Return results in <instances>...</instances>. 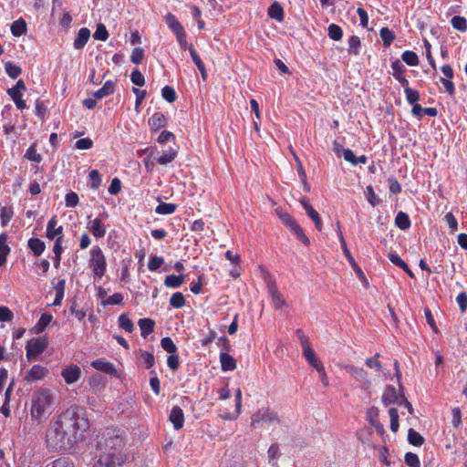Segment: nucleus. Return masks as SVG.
Masks as SVG:
<instances>
[{"label": "nucleus", "instance_id": "nucleus-1", "mask_svg": "<svg viewBox=\"0 0 467 467\" xmlns=\"http://www.w3.org/2000/svg\"><path fill=\"white\" fill-rule=\"evenodd\" d=\"M88 428L85 412L68 410L50 424L46 433L47 446L52 451L68 450L82 439Z\"/></svg>", "mask_w": 467, "mask_h": 467}, {"label": "nucleus", "instance_id": "nucleus-2", "mask_svg": "<svg viewBox=\"0 0 467 467\" xmlns=\"http://www.w3.org/2000/svg\"><path fill=\"white\" fill-rule=\"evenodd\" d=\"M126 432L122 428L109 426L99 431L96 435L97 458L93 467H114L123 464L127 460Z\"/></svg>", "mask_w": 467, "mask_h": 467}, {"label": "nucleus", "instance_id": "nucleus-3", "mask_svg": "<svg viewBox=\"0 0 467 467\" xmlns=\"http://www.w3.org/2000/svg\"><path fill=\"white\" fill-rule=\"evenodd\" d=\"M53 397L47 389H38L32 395L30 414L31 417L42 421L52 412Z\"/></svg>", "mask_w": 467, "mask_h": 467}, {"label": "nucleus", "instance_id": "nucleus-4", "mask_svg": "<svg viewBox=\"0 0 467 467\" xmlns=\"http://www.w3.org/2000/svg\"><path fill=\"white\" fill-rule=\"evenodd\" d=\"M88 266L98 279H101L107 272L106 256L99 245H94L89 252Z\"/></svg>", "mask_w": 467, "mask_h": 467}, {"label": "nucleus", "instance_id": "nucleus-5", "mask_svg": "<svg viewBox=\"0 0 467 467\" xmlns=\"http://www.w3.org/2000/svg\"><path fill=\"white\" fill-rule=\"evenodd\" d=\"M382 402L385 405L398 403L400 406H404L410 414L412 413L411 404L404 396H400L393 386L388 385L385 387L382 394Z\"/></svg>", "mask_w": 467, "mask_h": 467}, {"label": "nucleus", "instance_id": "nucleus-6", "mask_svg": "<svg viewBox=\"0 0 467 467\" xmlns=\"http://www.w3.org/2000/svg\"><path fill=\"white\" fill-rule=\"evenodd\" d=\"M278 422L277 414L268 408L259 409L251 417V425L257 428L260 423H275Z\"/></svg>", "mask_w": 467, "mask_h": 467}, {"label": "nucleus", "instance_id": "nucleus-7", "mask_svg": "<svg viewBox=\"0 0 467 467\" xmlns=\"http://www.w3.org/2000/svg\"><path fill=\"white\" fill-rule=\"evenodd\" d=\"M25 90L26 85L22 79H19L14 87L7 90L8 95L12 98L18 109H24L26 107V101L22 98V93Z\"/></svg>", "mask_w": 467, "mask_h": 467}, {"label": "nucleus", "instance_id": "nucleus-8", "mask_svg": "<svg viewBox=\"0 0 467 467\" xmlns=\"http://www.w3.org/2000/svg\"><path fill=\"white\" fill-rule=\"evenodd\" d=\"M87 229L95 238H103L107 233V224L103 223L101 217H96L93 220H89Z\"/></svg>", "mask_w": 467, "mask_h": 467}, {"label": "nucleus", "instance_id": "nucleus-9", "mask_svg": "<svg viewBox=\"0 0 467 467\" xmlns=\"http://www.w3.org/2000/svg\"><path fill=\"white\" fill-rule=\"evenodd\" d=\"M47 237L49 240L63 239V226H57L56 216H52L47 224Z\"/></svg>", "mask_w": 467, "mask_h": 467}, {"label": "nucleus", "instance_id": "nucleus-10", "mask_svg": "<svg viewBox=\"0 0 467 467\" xmlns=\"http://www.w3.org/2000/svg\"><path fill=\"white\" fill-rule=\"evenodd\" d=\"M90 365L96 370L106 373L108 375L114 376L117 374V369L114 364L103 358L93 360Z\"/></svg>", "mask_w": 467, "mask_h": 467}, {"label": "nucleus", "instance_id": "nucleus-11", "mask_svg": "<svg viewBox=\"0 0 467 467\" xmlns=\"http://www.w3.org/2000/svg\"><path fill=\"white\" fill-rule=\"evenodd\" d=\"M48 374V369L41 365H34L26 374L25 380L34 382L44 379Z\"/></svg>", "mask_w": 467, "mask_h": 467}, {"label": "nucleus", "instance_id": "nucleus-12", "mask_svg": "<svg viewBox=\"0 0 467 467\" xmlns=\"http://www.w3.org/2000/svg\"><path fill=\"white\" fill-rule=\"evenodd\" d=\"M296 335L299 338L300 345L303 350V355L306 360H309L316 357L314 350L311 348L309 338L305 335L302 329L296 330Z\"/></svg>", "mask_w": 467, "mask_h": 467}, {"label": "nucleus", "instance_id": "nucleus-13", "mask_svg": "<svg viewBox=\"0 0 467 467\" xmlns=\"http://www.w3.org/2000/svg\"><path fill=\"white\" fill-rule=\"evenodd\" d=\"M391 69L393 71V77L403 86H409V80L405 78L404 73L406 71L405 66L399 59H395L391 62Z\"/></svg>", "mask_w": 467, "mask_h": 467}, {"label": "nucleus", "instance_id": "nucleus-14", "mask_svg": "<svg viewBox=\"0 0 467 467\" xmlns=\"http://www.w3.org/2000/svg\"><path fill=\"white\" fill-rule=\"evenodd\" d=\"M268 292L272 297V301L276 309H281L285 306V301L283 295L278 291L275 283L269 281L267 284Z\"/></svg>", "mask_w": 467, "mask_h": 467}, {"label": "nucleus", "instance_id": "nucleus-15", "mask_svg": "<svg viewBox=\"0 0 467 467\" xmlns=\"http://www.w3.org/2000/svg\"><path fill=\"white\" fill-rule=\"evenodd\" d=\"M80 368L77 365L66 367L61 372V376L68 385L77 382L80 378Z\"/></svg>", "mask_w": 467, "mask_h": 467}, {"label": "nucleus", "instance_id": "nucleus-16", "mask_svg": "<svg viewBox=\"0 0 467 467\" xmlns=\"http://www.w3.org/2000/svg\"><path fill=\"white\" fill-rule=\"evenodd\" d=\"M169 420L172 423L173 428L175 430H180L183 427L184 424V414L181 407L173 406L170 415Z\"/></svg>", "mask_w": 467, "mask_h": 467}, {"label": "nucleus", "instance_id": "nucleus-17", "mask_svg": "<svg viewBox=\"0 0 467 467\" xmlns=\"http://www.w3.org/2000/svg\"><path fill=\"white\" fill-rule=\"evenodd\" d=\"M46 344L40 339L30 340L26 345V356L30 358L32 356H37L45 350Z\"/></svg>", "mask_w": 467, "mask_h": 467}, {"label": "nucleus", "instance_id": "nucleus-18", "mask_svg": "<svg viewBox=\"0 0 467 467\" xmlns=\"http://www.w3.org/2000/svg\"><path fill=\"white\" fill-rule=\"evenodd\" d=\"M148 123L152 130L158 131L167 125V119L163 113L156 112L149 119Z\"/></svg>", "mask_w": 467, "mask_h": 467}, {"label": "nucleus", "instance_id": "nucleus-19", "mask_svg": "<svg viewBox=\"0 0 467 467\" xmlns=\"http://www.w3.org/2000/svg\"><path fill=\"white\" fill-rule=\"evenodd\" d=\"M178 155V151L175 149L169 148L162 151L160 156L154 157L156 162L160 165H167L173 161Z\"/></svg>", "mask_w": 467, "mask_h": 467}, {"label": "nucleus", "instance_id": "nucleus-20", "mask_svg": "<svg viewBox=\"0 0 467 467\" xmlns=\"http://www.w3.org/2000/svg\"><path fill=\"white\" fill-rule=\"evenodd\" d=\"M114 91H115L114 82L111 80H108L104 83V85L99 89H98L97 91H95L93 93V97L97 99H101L105 97H108V96L113 94Z\"/></svg>", "mask_w": 467, "mask_h": 467}, {"label": "nucleus", "instance_id": "nucleus-21", "mask_svg": "<svg viewBox=\"0 0 467 467\" xmlns=\"http://www.w3.org/2000/svg\"><path fill=\"white\" fill-rule=\"evenodd\" d=\"M219 358L223 371H233L236 368V360L231 355L222 352Z\"/></svg>", "mask_w": 467, "mask_h": 467}, {"label": "nucleus", "instance_id": "nucleus-22", "mask_svg": "<svg viewBox=\"0 0 467 467\" xmlns=\"http://www.w3.org/2000/svg\"><path fill=\"white\" fill-rule=\"evenodd\" d=\"M140 329V335L146 338L154 330L155 322L150 318H140L138 322Z\"/></svg>", "mask_w": 467, "mask_h": 467}, {"label": "nucleus", "instance_id": "nucleus-23", "mask_svg": "<svg viewBox=\"0 0 467 467\" xmlns=\"http://www.w3.org/2000/svg\"><path fill=\"white\" fill-rule=\"evenodd\" d=\"M89 36L90 31L87 27L80 28L78 36L74 40V47L76 49H82L89 39Z\"/></svg>", "mask_w": 467, "mask_h": 467}, {"label": "nucleus", "instance_id": "nucleus-24", "mask_svg": "<svg viewBox=\"0 0 467 467\" xmlns=\"http://www.w3.org/2000/svg\"><path fill=\"white\" fill-rule=\"evenodd\" d=\"M27 246L36 256H40L46 249L45 243L39 238H30Z\"/></svg>", "mask_w": 467, "mask_h": 467}, {"label": "nucleus", "instance_id": "nucleus-25", "mask_svg": "<svg viewBox=\"0 0 467 467\" xmlns=\"http://www.w3.org/2000/svg\"><path fill=\"white\" fill-rule=\"evenodd\" d=\"M165 21H166L169 28H171L172 30V32L175 34V36L184 32L183 26L178 21L177 17L174 15H172L171 13H168L165 16Z\"/></svg>", "mask_w": 467, "mask_h": 467}, {"label": "nucleus", "instance_id": "nucleus-26", "mask_svg": "<svg viewBox=\"0 0 467 467\" xmlns=\"http://www.w3.org/2000/svg\"><path fill=\"white\" fill-rule=\"evenodd\" d=\"M281 456L280 449L277 443L272 444L267 450L268 463L273 467L278 466V459Z\"/></svg>", "mask_w": 467, "mask_h": 467}, {"label": "nucleus", "instance_id": "nucleus-27", "mask_svg": "<svg viewBox=\"0 0 467 467\" xmlns=\"http://www.w3.org/2000/svg\"><path fill=\"white\" fill-rule=\"evenodd\" d=\"M268 16L276 20L282 22L284 20V9L278 2L273 3L268 8Z\"/></svg>", "mask_w": 467, "mask_h": 467}, {"label": "nucleus", "instance_id": "nucleus-28", "mask_svg": "<svg viewBox=\"0 0 467 467\" xmlns=\"http://www.w3.org/2000/svg\"><path fill=\"white\" fill-rule=\"evenodd\" d=\"M185 282V276L183 275H170L164 279V285L167 287L178 288Z\"/></svg>", "mask_w": 467, "mask_h": 467}, {"label": "nucleus", "instance_id": "nucleus-29", "mask_svg": "<svg viewBox=\"0 0 467 467\" xmlns=\"http://www.w3.org/2000/svg\"><path fill=\"white\" fill-rule=\"evenodd\" d=\"M388 258L389 259V261L400 267L402 270H404L410 277H413V273L412 271L410 269L409 265L396 254V253H389L388 254Z\"/></svg>", "mask_w": 467, "mask_h": 467}, {"label": "nucleus", "instance_id": "nucleus-30", "mask_svg": "<svg viewBox=\"0 0 467 467\" xmlns=\"http://www.w3.org/2000/svg\"><path fill=\"white\" fill-rule=\"evenodd\" d=\"M395 224L400 230H407L410 227V219L404 212H399L395 218Z\"/></svg>", "mask_w": 467, "mask_h": 467}, {"label": "nucleus", "instance_id": "nucleus-31", "mask_svg": "<svg viewBox=\"0 0 467 467\" xmlns=\"http://www.w3.org/2000/svg\"><path fill=\"white\" fill-rule=\"evenodd\" d=\"M26 31V24L24 19L19 18L11 25V33L14 36H20Z\"/></svg>", "mask_w": 467, "mask_h": 467}, {"label": "nucleus", "instance_id": "nucleus-32", "mask_svg": "<svg viewBox=\"0 0 467 467\" xmlns=\"http://www.w3.org/2000/svg\"><path fill=\"white\" fill-rule=\"evenodd\" d=\"M66 281L64 279L59 280L54 286L56 291V297L53 302L54 306H59L64 298Z\"/></svg>", "mask_w": 467, "mask_h": 467}, {"label": "nucleus", "instance_id": "nucleus-33", "mask_svg": "<svg viewBox=\"0 0 467 467\" xmlns=\"http://www.w3.org/2000/svg\"><path fill=\"white\" fill-rule=\"evenodd\" d=\"M306 213L314 222L316 229L319 232L322 231L323 223L319 213L313 208V206L306 207Z\"/></svg>", "mask_w": 467, "mask_h": 467}, {"label": "nucleus", "instance_id": "nucleus-34", "mask_svg": "<svg viewBox=\"0 0 467 467\" xmlns=\"http://www.w3.org/2000/svg\"><path fill=\"white\" fill-rule=\"evenodd\" d=\"M276 213L282 223L290 230H292L298 224L288 213L281 210H276Z\"/></svg>", "mask_w": 467, "mask_h": 467}, {"label": "nucleus", "instance_id": "nucleus-35", "mask_svg": "<svg viewBox=\"0 0 467 467\" xmlns=\"http://www.w3.org/2000/svg\"><path fill=\"white\" fill-rule=\"evenodd\" d=\"M379 36L385 47H389L395 39L394 33L387 26L380 29Z\"/></svg>", "mask_w": 467, "mask_h": 467}, {"label": "nucleus", "instance_id": "nucleus-36", "mask_svg": "<svg viewBox=\"0 0 467 467\" xmlns=\"http://www.w3.org/2000/svg\"><path fill=\"white\" fill-rule=\"evenodd\" d=\"M401 59L410 67H415L419 64L418 55L410 50H406L401 55Z\"/></svg>", "mask_w": 467, "mask_h": 467}, {"label": "nucleus", "instance_id": "nucleus-37", "mask_svg": "<svg viewBox=\"0 0 467 467\" xmlns=\"http://www.w3.org/2000/svg\"><path fill=\"white\" fill-rule=\"evenodd\" d=\"M119 326L123 330H125L128 333H131L134 329V325L131 319L128 317L127 314H121L119 317Z\"/></svg>", "mask_w": 467, "mask_h": 467}, {"label": "nucleus", "instance_id": "nucleus-38", "mask_svg": "<svg viewBox=\"0 0 467 467\" xmlns=\"http://www.w3.org/2000/svg\"><path fill=\"white\" fill-rule=\"evenodd\" d=\"M451 24L454 29L460 32L467 30V20L463 16H454L451 20Z\"/></svg>", "mask_w": 467, "mask_h": 467}, {"label": "nucleus", "instance_id": "nucleus-39", "mask_svg": "<svg viewBox=\"0 0 467 467\" xmlns=\"http://www.w3.org/2000/svg\"><path fill=\"white\" fill-rule=\"evenodd\" d=\"M5 70L6 74L13 79L18 78L22 72L21 67L11 61H8L5 64Z\"/></svg>", "mask_w": 467, "mask_h": 467}, {"label": "nucleus", "instance_id": "nucleus-40", "mask_svg": "<svg viewBox=\"0 0 467 467\" xmlns=\"http://www.w3.org/2000/svg\"><path fill=\"white\" fill-rule=\"evenodd\" d=\"M404 93L406 99L409 104H417L420 99V93L418 90L410 88L409 86L404 87Z\"/></svg>", "mask_w": 467, "mask_h": 467}, {"label": "nucleus", "instance_id": "nucleus-41", "mask_svg": "<svg viewBox=\"0 0 467 467\" xmlns=\"http://www.w3.org/2000/svg\"><path fill=\"white\" fill-rule=\"evenodd\" d=\"M170 305L174 308H182L185 306V298L182 293L175 292L170 298Z\"/></svg>", "mask_w": 467, "mask_h": 467}, {"label": "nucleus", "instance_id": "nucleus-42", "mask_svg": "<svg viewBox=\"0 0 467 467\" xmlns=\"http://www.w3.org/2000/svg\"><path fill=\"white\" fill-rule=\"evenodd\" d=\"M328 36L335 41H338L343 36V31L341 27L336 24H331L327 27Z\"/></svg>", "mask_w": 467, "mask_h": 467}, {"label": "nucleus", "instance_id": "nucleus-43", "mask_svg": "<svg viewBox=\"0 0 467 467\" xmlns=\"http://www.w3.org/2000/svg\"><path fill=\"white\" fill-rule=\"evenodd\" d=\"M13 215H14V212L11 207H7V206L2 207V209L0 211L1 225L4 227L6 226L9 223V222L11 221V219L13 218Z\"/></svg>", "mask_w": 467, "mask_h": 467}, {"label": "nucleus", "instance_id": "nucleus-44", "mask_svg": "<svg viewBox=\"0 0 467 467\" xmlns=\"http://www.w3.org/2000/svg\"><path fill=\"white\" fill-rule=\"evenodd\" d=\"M361 47L360 38L358 36H352L348 39V53L358 55Z\"/></svg>", "mask_w": 467, "mask_h": 467}, {"label": "nucleus", "instance_id": "nucleus-45", "mask_svg": "<svg viewBox=\"0 0 467 467\" xmlns=\"http://www.w3.org/2000/svg\"><path fill=\"white\" fill-rule=\"evenodd\" d=\"M176 205L173 203L161 202L155 209L158 214H171L175 212Z\"/></svg>", "mask_w": 467, "mask_h": 467}, {"label": "nucleus", "instance_id": "nucleus-46", "mask_svg": "<svg viewBox=\"0 0 467 467\" xmlns=\"http://www.w3.org/2000/svg\"><path fill=\"white\" fill-rule=\"evenodd\" d=\"M52 319H53L52 315H50L48 313L42 314L36 326L37 332L44 331L45 328L51 323Z\"/></svg>", "mask_w": 467, "mask_h": 467}, {"label": "nucleus", "instance_id": "nucleus-47", "mask_svg": "<svg viewBox=\"0 0 467 467\" xmlns=\"http://www.w3.org/2000/svg\"><path fill=\"white\" fill-rule=\"evenodd\" d=\"M164 264L162 256L152 255L149 259L148 269L151 272L157 271Z\"/></svg>", "mask_w": 467, "mask_h": 467}, {"label": "nucleus", "instance_id": "nucleus-48", "mask_svg": "<svg viewBox=\"0 0 467 467\" xmlns=\"http://www.w3.org/2000/svg\"><path fill=\"white\" fill-rule=\"evenodd\" d=\"M408 441L410 444L415 446H420L424 442L423 437L413 429L409 430Z\"/></svg>", "mask_w": 467, "mask_h": 467}, {"label": "nucleus", "instance_id": "nucleus-49", "mask_svg": "<svg viewBox=\"0 0 467 467\" xmlns=\"http://www.w3.org/2000/svg\"><path fill=\"white\" fill-rule=\"evenodd\" d=\"M88 179H89L90 187L92 189L97 190L99 188L102 180H101V176H100L99 172L97 170H92L89 171Z\"/></svg>", "mask_w": 467, "mask_h": 467}, {"label": "nucleus", "instance_id": "nucleus-50", "mask_svg": "<svg viewBox=\"0 0 467 467\" xmlns=\"http://www.w3.org/2000/svg\"><path fill=\"white\" fill-rule=\"evenodd\" d=\"M93 37L96 40L106 41L109 37V33L106 26L103 24H98L96 31L93 34Z\"/></svg>", "mask_w": 467, "mask_h": 467}, {"label": "nucleus", "instance_id": "nucleus-51", "mask_svg": "<svg viewBox=\"0 0 467 467\" xmlns=\"http://www.w3.org/2000/svg\"><path fill=\"white\" fill-rule=\"evenodd\" d=\"M161 96L166 101L170 103L174 102L177 98L174 88L171 86H165L162 88Z\"/></svg>", "mask_w": 467, "mask_h": 467}, {"label": "nucleus", "instance_id": "nucleus-52", "mask_svg": "<svg viewBox=\"0 0 467 467\" xmlns=\"http://www.w3.org/2000/svg\"><path fill=\"white\" fill-rule=\"evenodd\" d=\"M161 346L166 352L170 354L176 353L178 349L172 339L169 337H163L161 340Z\"/></svg>", "mask_w": 467, "mask_h": 467}, {"label": "nucleus", "instance_id": "nucleus-53", "mask_svg": "<svg viewBox=\"0 0 467 467\" xmlns=\"http://www.w3.org/2000/svg\"><path fill=\"white\" fill-rule=\"evenodd\" d=\"M365 194L368 202L373 206H378L380 203V199L376 196L374 189L371 185L367 186Z\"/></svg>", "mask_w": 467, "mask_h": 467}, {"label": "nucleus", "instance_id": "nucleus-54", "mask_svg": "<svg viewBox=\"0 0 467 467\" xmlns=\"http://www.w3.org/2000/svg\"><path fill=\"white\" fill-rule=\"evenodd\" d=\"M344 369L354 378L363 379L366 375L362 368L355 367L353 365H345Z\"/></svg>", "mask_w": 467, "mask_h": 467}, {"label": "nucleus", "instance_id": "nucleus-55", "mask_svg": "<svg viewBox=\"0 0 467 467\" xmlns=\"http://www.w3.org/2000/svg\"><path fill=\"white\" fill-rule=\"evenodd\" d=\"M339 242H340V245L342 247V250H343L344 254L346 255L348 261L352 265V266H357V264L347 246V243L344 239V236H343V234L341 231H339Z\"/></svg>", "mask_w": 467, "mask_h": 467}, {"label": "nucleus", "instance_id": "nucleus-56", "mask_svg": "<svg viewBox=\"0 0 467 467\" xmlns=\"http://www.w3.org/2000/svg\"><path fill=\"white\" fill-rule=\"evenodd\" d=\"M7 234H0V256L7 257L10 254V247L7 244Z\"/></svg>", "mask_w": 467, "mask_h": 467}, {"label": "nucleus", "instance_id": "nucleus-57", "mask_svg": "<svg viewBox=\"0 0 467 467\" xmlns=\"http://www.w3.org/2000/svg\"><path fill=\"white\" fill-rule=\"evenodd\" d=\"M140 358L142 359L146 368H151L154 364H155V359H154V356L148 352V351H144V350H141L140 353Z\"/></svg>", "mask_w": 467, "mask_h": 467}, {"label": "nucleus", "instance_id": "nucleus-58", "mask_svg": "<svg viewBox=\"0 0 467 467\" xmlns=\"http://www.w3.org/2000/svg\"><path fill=\"white\" fill-rule=\"evenodd\" d=\"M405 462L409 467H420V462L419 456L416 453L413 452H407L405 454Z\"/></svg>", "mask_w": 467, "mask_h": 467}, {"label": "nucleus", "instance_id": "nucleus-59", "mask_svg": "<svg viewBox=\"0 0 467 467\" xmlns=\"http://www.w3.org/2000/svg\"><path fill=\"white\" fill-rule=\"evenodd\" d=\"M47 112V107L46 106V104L43 101L36 99V104H35V114L40 119H44Z\"/></svg>", "mask_w": 467, "mask_h": 467}, {"label": "nucleus", "instance_id": "nucleus-60", "mask_svg": "<svg viewBox=\"0 0 467 467\" xmlns=\"http://www.w3.org/2000/svg\"><path fill=\"white\" fill-rule=\"evenodd\" d=\"M144 57V51L141 47H135L132 50L131 56H130V61L133 64L139 65L142 62Z\"/></svg>", "mask_w": 467, "mask_h": 467}, {"label": "nucleus", "instance_id": "nucleus-61", "mask_svg": "<svg viewBox=\"0 0 467 467\" xmlns=\"http://www.w3.org/2000/svg\"><path fill=\"white\" fill-rule=\"evenodd\" d=\"M45 467H74L73 463L67 458H58L47 463Z\"/></svg>", "mask_w": 467, "mask_h": 467}, {"label": "nucleus", "instance_id": "nucleus-62", "mask_svg": "<svg viewBox=\"0 0 467 467\" xmlns=\"http://www.w3.org/2000/svg\"><path fill=\"white\" fill-rule=\"evenodd\" d=\"M130 80L134 85H136L138 87H142L145 84L144 76L141 74L140 71H139L137 69L131 72Z\"/></svg>", "mask_w": 467, "mask_h": 467}, {"label": "nucleus", "instance_id": "nucleus-63", "mask_svg": "<svg viewBox=\"0 0 467 467\" xmlns=\"http://www.w3.org/2000/svg\"><path fill=\"white\" fill-rule=\"evenodd\" d=\"M78 195L75 192H70L65 196V202L67 207L73 208L78 203Z\"/></svg>", "mask_w": 467, "mask_h": 467}, {"label": "nucleus", "instance_id": "nucleus-64", "mask_svg": "<svg viewBox=\"0 0 467 467\" xmlns=\"http://www.w3.org/2000/svg\"><path fill=\"white\" fill-rule=\"evenodd\" d=\"M123 295L120 293H115L112 296H109L105 301H103L104 306L108 305H120L123 302Z\"/></svg>", "mask_w": 467, "mask_h": 467}]
</instances>
